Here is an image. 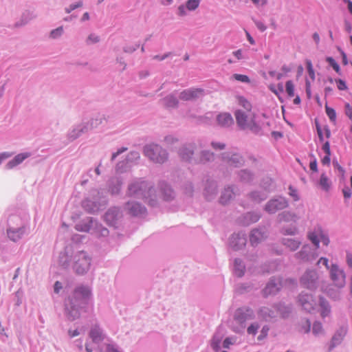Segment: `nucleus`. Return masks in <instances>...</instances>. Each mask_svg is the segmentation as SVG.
I'll use <instances>...</instances> for the list:
<instances>
[{
    "instance_id": "1",
    "label": "nucleus",
    "mask_w": 352,
    "mask_h": 352,
    "mask_svg": "<svg viewBox=\"0 0 352 352\" xmlns=\"http://www.w3.org/2000/svg\"><path fill=\"white\" fill-rule=\"evenodd\" d=\"M91 296V289L88 286L77 287L71 298H69L65 305V314L67 320L74 321L80 316V311Z\"/></svg>"
},
{
    "instance_id": "2",
    "label": "nucleus",
    "mask_w": 352,
    "mask_h": 352,
    "mask_svg": "<svg viewBox=\"0 0 352 352\" xmlns=\"http://www.w3.org/2000/svg\"><path fill=\"white\" fill-rule=\"evenodd\" d=\"M30 224L26 217L12 214L8 219L6 234L8 238L16 243L30 234Z\"/></svg>"
},
{
    "instance_id": "3",
    "label": "nucleus",
    "mask_w": 352,
    "mask_h": 352,
    "mask_svg": "<svg viewBox=\"0 0 352 352\" xmlns=\"http://www.w3.org/2000/svg\"><path fill=\"white\" fill-rule=\"evenodd\" d=\"M153 191L154 188L149 182L142 178H137L129 184L126 195L137 199H147Z\"/></svg>"
},
{
    "instance_id": "4",
    "label": "nucleus",
    "mask_w": 352,
    "mask_h": 352,
    "mask_svg": "<svg viewBox=\"0 0 352 352\" xmlns=\"http://www.w3.org/2000/svg\"><path fill=\"white\" fill-rule=\"evenodd\" d=\"M254 316V312L250 307L245 306L238 308L234 314L230 324L232 330L237 333H243L247 326V321L253 320Z\"/></svg>"
},
{
    "instance_id": "5",
    "label": "nucleus",
    "mask_w": 352,
    "mask_h": 352,
    "mask_svg": "<svg viewBox=\"0 0 352 352\" xmlns=\"http://www.w3.org/2000/svg\"><path fill=\"white\" fill-rule=\"evenodd\" d=\"M143 154L152 162L160 164L166 162L168 157L166 150L155 143L146 144L143 148Z\"/></svg>"
},
{
    "instance_id": "6",
    "label": "nucleus",
    "mask_w": 352,
    "mask_h": 352,
    "mask_svg": "<svg viewBox=\"0 0 352 352\" xmlns=\"http://www.w3.org/2000/svg\"><path fill=\"white\" fill-rule=\"evenodd\" d=\"M92 258L85 251H78L72 256L73 269L78 274H85L91 268Z\"/></svg>"
},
{
    "instance_id": "7",
    "label": "nucleus",
    "mask_w": 352,
    "mask_h": 352,
    "mask_svg": "<svg viewBox=\"0 0 352 352\" xmlns=\"http://www.w3.org/2000/svg\"><path fill=\"white\" fill-rule=\"evenodd\" d=\"M91 195L93 197L86 198L82 202V206L87 212L94 214L106 204L107 200L105 197H100V192L96 190H93Z\"/></svg>"
},
{
    "instance_id": "8",
    "label": "nucleus",
    "mask_w": 352,
    "mask_h": 352,
    "mask_svg": "<svg viewBox=\"0 0 352 352\" xmlns=\"http://www.w3.org/2000/svg\"><path fill=\"white\" fill-rule=\"evenodd\" d=\"M282 304H279L277 307L269 308L267 307H261L258 311V316L266 322H270L277 316L278 312L282 315L283 318L286 317L291 311V308L285 307V311H282Z\"/></svg>"
},
{
    "instance_id": "9",
    "label": "nucleus",
    "mask_w": 352,
    "mask_h": 352,
    "mask_svg": "<svg viewBox=\"0 0 352 352\" xmlns=\"http://www.w3.org/2000/svg\"><path fill=\"white\" fill-rule=\"evenodd\" d=\"M330 279L334 285L338 288H343L346 284V274L343 268L337 263H331L329 271Z\"/></svg>"
},
{
    "instance_id": "10",
    "label": "nucleus",
    "mask_w": 352,
    "mask_h": 352,
    "mask_svg": "<svg viewBox=\"0 0 352 352\" xmlns=\"http://www.w3.org/2000/svg\"><path fill=\"white\" fill-rule=\"evenodd\" d=\"M308 239L314 244L316 249H318L320 242L325 246H328L330 240L327 234H326L320 227L315 228L312 231L307 234Z\"/></svg>"
},
{
    "instance_id": "11",
    "label": "nucleus",
    "mask_w": 352,
    "mask_h": 352,
    "mask_svg": "<svg viewBox=\"0 0 352 352\" xmlns=\"http://www.w3.org/2000/svg\"><path fill=\"white\" fill-rule=\"evenodd\" d=\"M288 206V201L285 197L276 196L266 203L264 210L269 214H274L279 210L287 208Z\"/></svg>"
},
{
    "instance_id": "12",
    "label": "nucleus",
    "mask_w": 352,
    "mask_h": 352,
    "mask_svg": "<svg viewBox=\"0 0 352 352\" xmlns=\"http://www.w3.org/2000/svg\"><path fill=\"white\" fill-rule=\"evenodd\" d=\"M318 275L315 270H307L300 279V283L304 287L314 290L318 287Z\"/></svg>"
},
{
    "instance_id": "13",
    "label": "nucleus",
    "mask_w": 352,
    "mask_h": 352,
    "mask_svg": "<svg viewBox=\"0 0 352 352\" xmlns=\"http://www.w3.org/2000/svg\"><path fill=\"white\" fill-rule=\"evenodd\" d=\"M222 162L228 166L238 168L244 164L243 156L236 152H224L221 155Z\"/></svg>"
},
{
    "instance_id": "14",
    "label": "nucleus",
    "mask_w": 352,
    "mask_h": 352,
    "mask_svg": "<svg viewBox=\"0 0 352 352\" xmlns=\"http://www.w3.org/2000/svg\"><path fill=\"white\" fill-rule=\"evenodd\" d=\"M317 249H313L309 245H304L300 250L294 255L295 258L300 262H311L318 257Z\"/></svg>"
},
{
    "instance_id": "15",
    "label": "nucleus",
    "mask_w": 352,
    "mask_h": 352,
    "mask_svg": "<svg viewBox=\"0 0 352 352\" xmlns=\"http://www.w3.org/2000/svg\"><path fill=\"white\" fill-rule=\"evenodd\" d=\"M196 145L195 143H188L184 144L179 150V155L183 161L195 164L197 157H194Z\"/></svg>"
},
{
    "instance_id": "16",
    "label": "nucleus",
    "mask_w": 352,
    "mask_h": 352,
    "mask_svg": "<svg viewBox=\"0 0 352 352\" xmlns=\"http://www.w3.org/2000/svg\"><path fill=\"white\" fill-rule=\"evenodd\" d=\"M247 243L246 234L244 232L234 233L229 239V245L234 250L243 248Z\"/></svg>"
},
{
    "instance_id": "17",
    "label": "nucleus",
    "mask_w": 352,
    "mask_h": 352,
    "mask_svg": "<svg viewBox=\"0 0 352 352\" xmlns=\"http://www.w3.org/2000/svg\"><path fill=\"white\" fill-rule=\"evenodd\" d=\"M283 287V281L278 277H272L263 290V296L276 294Z\"/></svg>"
},
{
    "instance_id": "18",
    "label": "nucleus",
    "mask_w": 352,
    "mask_h": 352,
    "mask_svg": "<svg viewBox=\"0 0 352 352\" xmlns=\"http://www.w3.org/2000/svg\"><path fill=\"white\" fill-rule=\"evenodd\" d=\"M122 217V212L119 208H110L104 215V221L109 226H116L118 221Z\"/></svg>"
},
{
    "instance_id": "19",
    "label": "nucleus",
    "mask_w": 352,
    "mask_h": 352,
    "mask_svg": "<svg viewBox=\"0 0 352 352\" xmlns=\"http://www.w3.org/2000/svg\"><path fill=\"white\" fill-rule=\"evenodd\" d=\"M298 301L300 303L303 309L307 312H311L314 309L316 305V301L314 297L311 294L302 292L298 297Z\"/></svg>"
},
{
    "instance_id": "20",
    "label": "nucleus",
    "mask_w": 352,
    "mask_h": 352,
    "mask_svg": "<svg viewBox=\"0 0 352 352\" xmlns=\"http://www.w3.org/2000/svg\"><path fill=\"white\" fill-rule=\"evenodd\" d=\"M125 208L129 213L133 216L141 217L145 214L146 212V208L138 202L129 201L125 206Z\"/></svg>"
},
{
    "instance_id": "21",
    "label": "nucleus",
    "mask_w": 352,
    "mask_h": 352,
    "mask_svg": "<svg viewBox=\"0 0 352 352\" xmlns=\"http://www.w3.org/2000/svg\"><path fill=\"white\" fill-rule=\"evenodd\" d=\"M204 89L200 88H190L182 91L179 98L183 100H190L198 98L204 96Z\"/></svg>"
},
{
    "instance_id": "22",
    "label": "nucleus",
    "mask_w": 352,
    "mask_h": 352,
    "mask_svg": "<svg viewBox=\"0 0 352 352\" xmlns=\"http://www.w3.org/2000/svg\"><path fill=\"white\" fill-rule=\"evenodd\" d=\"M87 126L84 122L74 125L67 133V138L69 141H74L82 134L88 132Z\"/></svg>"
},
{
    "instance_id": "23",
    "label": "nucleus",
    "mask_w": 352,
    "mask_h": 352,
    "mask_svg": "<svg viewBox=\"0 0 352 352\" xmlns=\"http://www.w3.org/2000/svg\"><path fill=\"white\" fill-rule=\"evenodd\" d=\"M266 236V232L264 228L253 229L250 234V241L252 246L256 247Z\"/></svg>"
},
{
    "instance_id": "24",
    "label": "nucleus",
    "mask_w": 352,
    "mask_h": 352,
    "mask_svg": "<svg viewBox=\"0 0 352 352\" xmlns=\"http://www.w3.org/2000/svg\"><path fill=\"white\" fill-rule=\"evenodd\" d=\"M261 218V214L256 212H247L239 218V222L243 226H248L257 222Z\"/></svg>"
},
{
    "instance_id": "25",
    "label": "nucleus",
    "mask_w": 352,
    "mask_h": 352,
    "mask_svg": "<svg viewBox=\"0 0 352 352\" xmlns=\"http://www.w3.org/2000/svg\"><path fill=\"white\" fill-rule=\"evenodd\" d=\"M346 331H347V330L345 327H341L336 331V333L333 336L331 342H330L329 349V351H331L336 346H337L341 344L344 336L346 334Z\"/></svg>"
},
{
    "instance_id": "26",
    "label": "nucleus",
    "mask_w": 352,
    "mask_h": 352,
    "mask_svg": "<svg viewBox=\"0 0 352 352\" xmlns=\"http://www.w3.org/2000/svg\"><path fill=\"white\" fill-rule=\"evenodd\" d=\"M36 17L37 15L33 10H25L22 12L19 20L15 23L14 26L16 28L24 26Z\"/></svg>"
},
{
    "instance_id": "27",
    "label": "nucleus",
    "mask_w": 352,
    "mask_h": 352,
    "mask_svg": "<svg viewBox=\"0 0 352 352\" xmlns=\"http://www.w3.org/2000/svg\"><path fill=\"white\" fill-rule=\"evenodd\" d=\"M123 180L121 177H113L108 182V188L113 195H118L121 190Z\"/></svg>"
},
{
    "instance_id": "28",
    "label": "nucleus",
    "mask_w": 352,
    "mask_h": 352,
    "mask_svg": "<svg viewBox=\"0 0 352 352\" xmlns=\"http://www.w3.org/2000/svg\"><path fill=\"white\" fill-rule=\"evenodd\" d=\"M215 159L214 154L210 151L204 150L197 157V160H195V164H210Z\"/></svg>"
},
{
    "instance_id": "29",
    "label": "nucleus",
    "mask_w": 352,
    "mask_h": 352,
    "mask_svg": "<svg viewBox=\"0 0 352 352\" xmlns=\"http://www.w3.org/2000/svg\"><path fill=\"white\" fill-rule=\"evenodd\" d=\"M217 192V185L213 180H207L204 188V195L208 200L212 199Z\"/></svg>"
},
{
    "instance_id": "30",
    "label": "nucleus",
    "mask_w": 352,
    "mask_h": 352,
    "mask_svg": "<svg viewBox=\"0 0 352 352\" xmlns=\"http://www.w3.org/2000/svg\"><path fill=\"white\" fill-rule=\"evenodd\" d=\"M282 244L289 250L296 251L301 245L302 241L298 238H283L281 240Z\"/></svg>"
},
{
    "instance_id": "31",
    "label": "nucleus",
    "mask_w": 352,
    "mask_h": 352,
    "mask_svg": "<svg viewBox=\"0 0 352 352\" xmlns=\"http://www.w3.org/2000/svg\"><path fill=\"white\" fill-rule=\"evenodd\" d=\"M30 156L29 153H23L16 155L12 160L9 161L6 165L7 169H12L21 164L25 159Z\"/></svg>"
},
{
    "instance_id": "32",
    "label": "nucleus",
    "mask_w": 352,
    "mask_h": 352,
    "mask_svg": "<svg viewBox=\"0 0 352 352\" xmlns=\"http://www.w3.org/2000/svg\"><path fill=\"white\" fill-rule=\"evenodd\" d=\"M217 121L218 124L223 127H228L234 122L232 116L228 113L219 114L217 117Z\"/></svg>"
},
{
    "instance_id": "33",
    "label": "nucleus",
    "mask_w": 352,
    "mask_h": 352,
    "mask_svg": "<svg viewBox=\"0 0 352 352\" xmlns=\"http://www.w3.org/2000/svg\"><path fill=\"white\" fill-rule=\"evenodd\" d=\"M160 188L164 200L170 201L174 198L175 193L168 184L164 182H160Z\"/></svg>"
},
{
    "instance_id": "34",
    "label": "nucleus",
    "mask_w": 352,
    "mask_h": 352,
    "mask_svg": "<svg viewBox=\"0 0 352 352\" xmlns=\"http://www.w3.org/2000/svg\"><path fill=\"white\" fill-rule=\"evenodd\" d=\"M235 118L238 126L242 129H246L249 122L246 113L241 110H237L235 111Z\"/></svg>"
},
{
    "instance_id": "35",
    "label": "nucleus",
    "mask_w": 352,
    "mask_h": 352,
    "mask_svg": "<svg viewBox=\"0 0 352 352\" xmlns=\"http://www.w3.org/2000/svg\"><path fill=\"white\" fill-rule=\"evenodd\" d=\"M245 271V265L241 258H235L233 263V272L235 276L242 277Z\"/></svg>"
},
{
    "instance_id": "36",
    "label": "nucleus",
    "mask_w": 352,
    "mask_h": 352,
    "mask_svg": "<svg viewBox=\"0 0 352 352\" xmlns=\"http://www.w3.org/2000/svg\"><path fill=\"white\" fill-rule=\"evenodd\" d=\"M319 306L320 307V315L324 318L331 314V306L329 302L322 296L319 298Z\"/></svg>"
},
{
    "instance_id": "37",
    "label": "nucleus",
    "mask_w": 352,
    "mask_h": 352,
    "mask_svg": "<svg viewBox=\"0 0 352 352\" xmlns=\"http://www.w3.org/2000/svg\"><path fill=\"white\" fill-rule=\"evenodd\" d=\"M104 120V117L103 115L98 114L95 117L92 118L89 121L87 122H84L87 128V131L92 130L95 128H97L99 125H100L103 120Z\"/></svg>"
},
{
    "instance_id": "38",
    "label": "nucleus",
    "mask_w": 352,
    "mask_h": 352,
    "mask_svg": "<svg viewBox=\"0 0 352 352\" xmlns=\"http://www.w3.org/2000/svg\"><path fill=\"white\" fill-rule=\"evenodd\" d=\"M94 220L92 217H89L87 219L82 221L81 222L76 225V229L81 232H89L93 226Z\"/></svg>"
},
{
    "instance_id": "39",
    "label": "nucleus",
    "mask_w": 352,
    "mask_h": 352,
    "mask_svg": "<svg viewBox=\"0 0 352 352\" xmlns=\"http://www.w3.org/2000/svg\"><path fill=\"white\" fill-rule=\"evenodd\" d=\"M267 194L265 191L254 190L248 195V197L254 203H260L267 199Z\"/></svg>"
},
{
    "instance_id": "40",
    "label": "nucleus",
    "mask_w": 352,
    "mask_h": 352,
    "mask_svg": "<svg viewBox=\"0 0 352 352\" xmlns=\"http://www.w3.org/2000/svg\"><path fill=\"white\" fill-rule=\"evenodd\" d=\"M297 216L290 211H283L278 215L279 222H296Z\"/></svg>"
},
{
    "instance_id": "41",
    "label": "nucleus",
    "mask_w": 352,
    "mask_h": 352,
    "mask_svg": "<svg viewBox=\"0 0 352 352\" xmlns=\"http://www.w3.org/2000/svg\"><path fill=\"white\" fill-rule=\"evenodd\" d=\"M89 336L94 342L98 343L103 339L102 331L98 325H94L90 330Z\"/></svg>"
},
{
    "instance_id": "42",
    "label": "nucleus",
    "mask_w": 352,
    "mask_h": 352,
    "mask_svg": "<svg viewBox=\"0 0 352 352\" xmlns=\"http://www.w3.org/2000/svg\"><path fill=\"white\" fill-rule=\"evenodd\" d=\"M71 261H72V258H70L66 251L60 252L58 260L60 266L63 268H67L69 266Z\"/></svg>"
},
{
    "instance_id": "43",
    "label": "nucleus",
    "mask_w": 352,
    "mask_h": 352,
    "mask_svg": "<svg viewBox=\"0 0 352 352\" xmlns=\"http://www.w3.org/2000/svg\"><path fill=\"white\" fill-rule=\"evenodd\" d=\"M179 101L175 94H170L162 99V104L166 107H177Z\"/></svg>"
},
{
    "instance_id": "44",
    "label": "nucleus",
    "mask_w": 352,
    "mask_h": 352,
    "mask_svg": "<svg viewBox=\"0 0 352 352\" xmlns=\"http://www.w3.org/2000/svg\"><path fill=\"white\" fill-rule=\"evenodd\" d=\"M318 184L322 190L328 192L331 186V181L325 173H322L318 181Z\"/></svg>"
},
{
    "instance_id": "45",
    "label": "nucleus",
    "mask_w": 352,
    "mask_h": 352,
    "mask_svg": "<svg viewBox=\"0 0 352 352\" xmlns=\"http://www.w3.org/2000/svg\"><path fill=\"white\" fill-rule=\"evenodd\" d=\"M131 165L129 164L125 160L123 161H120L118 162L116 166V173L122 174L129 172L131 170Z\"/></svg>"
},
{
    "instance_id": "46",
    "label": "nucleus",
    "mask_w": 352,
    "mask_h": 352,
    "mask_svg": "<svg viewBox=\"0 0 352 352\" xmlns=\"http://www.w3.org/2000/svg\"><path fill=\"white\" fill-rule=\"evenodd\" d=\"M341 288L335 289L332 287L327 288L325 293L327 295L333 300H338L342 297Z\"/></svg>"
},
{
    "instance_id": "47",
    "label": "nucleus",
    "mask_w": 352,
    "mask_h": 352,
    "mask_svg": "<svg viewBox=\"0 0 352 352\" xmlns=\"http://www.w3.org/2000/svg\"><path fill=\"white\" fill-rule=\"evenodd\" d=\"M240 180L244 183H250L254 179V174L248 169H243L238 173Z\"/></svg>"
},
{
    "instance_id": "48",
    "label": "nucleus",
    "mask_w": 352,
    "mask_h": 352,
    "mask_svg": "<svg viewBox=\"0 0 352 352\" xmlns=\"http://www.w3.org/2000/svg\"><path fill=\"white\" fill-rule=\"evenodd\" d=\"M234 194L232 188L230 186L226 188L221 195L220 202L222 204H226L232 198Z\"/></svg>"
},
{
    "instance_id": "49",
    "label": "nucleus",
    "mask_w": 352,
    "mask_h": 352,
    "mask_svg": "<svg viewBox=\"0 0 352 352\" xmlns=\"http://www.w3.org/2000/svg\"><path fill=\"white\" fill-rule=\"evenodd\" d=\"M261 187L267 193L273 191L275 188L272 179L270 177H265L261 182Z\"/></svg>"
},
{
    "instance_id": "50",
    "label": "nucleus",
    "mask_w": 352,
    "mask_h": 352,
    "mask_svg": "<svg viewBox=\"0 0 352 352\" xmlns=\"http://www.w3.org/2000/svg\"><path fill=\"white\" fill-rule=\"evenodd\" d=\"M64 34L63 26H58V28L52 30L49 33V38L52 40L60 38Z\"/></svg>"
},
{
    "instance_id": "51",
    "label": "nucleus",
    "mask_w": 352,
    "mask_h": 352,
    "mask_svg": "<svg viewBox=\"0 0 352 352\" xmlns=\"http://www.w3.org/2000/svg\"><path fill=\"white\" fill-rule=\"evenodd\" d=\"M140 158V155L138 151H131L127 155L125 160L132 166L136 164Z\"/></svg>"
},
{
    "instance_id": "52",
    "label": "nucleus",
    "mask_w": 352,
    "mask_h": 352,
    "mask_svg": "<svg viewBox=\"0 0 352 352\" xmlns=\"http://www.w3.org/2000/svg\"><path fill=\"white\" fill-rule=\"evenodd\" d=\"M280 232L284 235L295 236L298 234V230L296 226H291L282 228Z\"/></svg>"
},
{
    "instance_id": "53",
    "label": "nucleus",
    "mask_w": 352,
    "mask_h": 352,
    "mask_svg": "<svg viewBox=\"0 0 352 352\" xmlns=\"http://www.w3.org/2000/svg\"><path fill=\"white\" fill-rule=\"evenodd\" d=\"M83 5V1L82 0H79L76 2L72 3L69 4L68 6L65 8V12L67 14L71 13L73 10L81 8Z\"/></svg>"
},
{
    "instance_id": "54",
    "label": "nucleus",
    "mask_w": 352,
    "mask_h": 352,
    "mask_svg": "<svg viewBox=\"0 0 352 352\" xmlns=\"http://www.w3.org/2000/svg\"><path fill=\"white\" fill-rule=\"evenodd\" d=\"M323 332V328H322V324L321 322H318V321H316L314 324H313V327H312V333L315 335V336H319L320 334H321Z\"/></svg>"
},
{
    "instance_id": "55",
    "label": "nucleus",
    "mask_w": 352,
    "mask_h": 352,
    "mask_svg": "<svg viewBox=\"0 0 352 352\" xmlns=\"http://www.w3.org/2000/svg\"><path fill=\"white\" fill-rule=\"evenodd\" d=\"M200 3V0H188L186 6L189 11H193L196 10Z\"/></svg>"
},
{
    "instance_id": "56",
    "label": "nucleus",
    "mask_w": 352,
    "mask_h": 352,
    "mask_svg": "<svg viewBox=\"0 0 352 352\" xmlns=\"http://www.w3.org/2000/svg\"><path fill=\"white\" fill-rule=\"evenodd\" d=\"M100 40V39L99 36L94 33H91L87 36L85 42L87 45H89L98 43Z\"/></svg>"
},
{
    "instance_id": "57",
    "label": "nucleus",
    "mask_w": 352,
    "mask_h": 352,
    "mask_svg": "<svg viewBox=\"0 0 352 352\" xmlns=\"http://www.w3.org/2000/svg\"><path fill=\"white\" fill-rule=\"evenodd\" d=\"M246 129H249L254 133H258L261 131L260 126L253 120L249 121Z\"/></svg>"
},
{
    "instance_id": "58",
    "label": "nucleus",
    "mask_w": 352,
    "mask_h": 352,
    "mask_svg": "<svg viewBox=\"0 0 352 352\" xmlns=\"http://www.w3.org/2000/svg\"><path fill=\"white\" fill-rule=\"evenodd\" d=\"M326 60L329 65L333 67L337 74H340V67L338 63L334 60V58L332 57H327Z\"/></svg>"
},
{
    "instance_id": "59",
    "label": "nucleus",
    "mask_w": 352,
    "mask_h": 352,
    "mask_svg": "<svg viewBox=\"0 0 352 352\" xmlns=\"http://www.w3.org/2000/svg\"><path fill=\"white\" fill-rule=\"evenodd\" d=\"M238 102L244 109H245L248 111H250L252 105H251L250 102L245 98H244L243 96H239L238 97Z\"/></svg>"
},
{
    "instance_id": "60",
    "label": "nucleus",
    "mask_w": 352,
    "mask_h": 352,
    "mask_svg": "<svg viewBox=\"0 0 352 352\" xmlns=\"http://www.w3.org/2000/svg\"><path fill=\"white\" fill-rule=\"evenodd\" d=\"M259 327L260 326L258 322H253L247 328V333L249 335L255 336L257 333Z\"/></svg>"
},
{
    "instance_id": "61",
    "label": "nucleus",
    "mask_w": 352,
    "mask_h": 352,
    "mask_svg": "<svg viewBox=\"0 0 352 352\" xmlns=\"http://www.w3.org/2000/svg\"><path fill=\"white\" fill-rule=\"evenodd\" d=\"M325 111H326V113H327V116L329 117V120L331 122H334L336 119V111L333 108L329 107L327 105H326Z\"/></svg>"
},
{
    "instance_id": "62",
    "label": "nucleus",
    "mask_w": 352,
    "mask_h": 352,
    "mask_svg": "<svg viewBox=\"0 0 352 352\" xmlns=\"http://www.w3.org/2000/svg\"><path fill=\"white\" fill-rule=\"evenodd\" d=\"M286 92L289 97L294 96V85L292 80H288L285 84Z\"/></svg>"
},
{
    "instance_id": "63",
    "label": "nucleus",
    "mask_w": 352,
    "mask_h": 352,
    "mask_svg": "<svg viewBox=\"0 0 352 352\" xmlns=\"http://www.w3.org/2000/svg\"><path fill=\"white\" fill-rule=\"evenodd\" d=\"M232 78L242 82L249 83L250 82V78L243 74H234L232 75Z\"/></svg>"
},
{
    "instance_id": "64",
    "label": "nucleus",
    "mask_w": 352,
    "mask_h": 352,
    "mask_svg": "<svg viewBox=\"0 0 352 352\" xmlns=\"http://www.w3.org/2000/svg\"><path fill=\"white\" fill-rule=\"evenodd\" d=\"M288 190V194L293 198L294 201H297L300 199L298 190L292 186H289Z\"/></svg>"
}]
</instances>
